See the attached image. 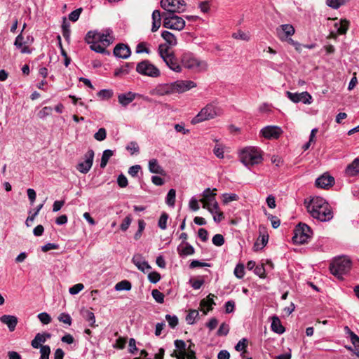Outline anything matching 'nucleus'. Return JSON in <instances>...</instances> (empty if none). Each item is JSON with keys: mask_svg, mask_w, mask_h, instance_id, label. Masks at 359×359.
<instances>
[{"mask_svg": "<svg viewBox=\"0 0 359 359\" xmlns=\"http://www.w3.org/2000/svg\"><path fill=\"white\" fill-rule=\"evenodd\" d=\"M81 12H82L81 8L76 9V10L73 11L72 12H71L69 15V20H71L72 22L77 21L78 19L79 18V16H80Z\"/></svg>", "mask_w": 359, "mask_h": 359, "instance_id": "61", "label": "nucleus"}, {"mask_svg": "<svg viewBox=\"0 0 359 359\" xmlns=\"http://www.w3.org/2000/svg\"><path fill=\"white\" fill-rule=\"evenodd\" d=\"M172 83L174 93H183L196 87V83L191 80H177Z\"/></svg>", "mask_w": 359, "mask_h": 359, "instance_id": "12", "label": "nucleus"}, {"mask_svg": "<svg viewBox=\"0 0 359 359\" xmlns=\"http://www.w3.org/2000/svg\"><path fill=\"white\" fill-rule=\"evenodd\" d=\"M149 46L150 45L147 42L139 43L136 46V50H135L136 53L140 54V53H144L147 54H150L151 50L149 48Z\"/></svg>", "mask_w": 359, "mask_h": 359, "instance_id": "40", "label": "nucleus"}, {"mask_svg": "<svg viewBox=\"0 0 359 359\" xmlns=\"http://www.w3.org/2000/svg\"><path fill=\"white\" fill-rule=\"evenodd\" d=\"M229 332V326L225 323H223L220 325L218 330H217V335L219 336H226L228 334Z\"/></svg>", "mask_w": 359, "mask_h": 359, "instance_id": "56", "label": "nucleus"}, {"mask_svg": "<svg viewBox=\"0 0 359 359\" xmlns=\"http://www.w3.org/2000/svg\"><path fill=\"white\" fill-rule=\"evenodd\" d=\"M163 25L167 29L180 31L185 27L184 20L180 16L174 15V13L170 15L163 13Z\"/></svg>", "mask_w": 359, "mask_h": 359, "instance_id": "8", "label": "nucleus"}, {"mask_svg": "<svg viewBox=\"0 0 359 359\" xmlns=\"http://www.w3.org/2000/svg\"><path fill=\"white\" fill-rule=\"evenodd\" d=\"M199 313L197 310H190L186 317V320L188 324L192 325L194 323L195 320L198 317Z\"/></svg>", "mask_w": 359, "mask_h": 359, "instance_id": "44", "label": "nucleus"}, {"mask_svg": "<svg viewBox=\"0 0 359 359\" xmlns=\"http://www.w3.org/2000/svg\"><path fill=\"white\" fill-rule=\"evenodd\" d=\"M153 93L158 96L174 94L172 83H168L159 84L154 89Z\"/></svg>", "mask_w": 359, "mask_h": 359, "instance_id": "17", "label": "nucleus"}, {"mask_svg": "<svg viewBox=\"0 0 359 359\" xmlns=\"http://www.w3.org/2000/svg\"><path fill=\"white\" fill-rule=\"evenodd\" d=\"M235 276L239 279H241L245 276V268L243 264H238L233 271Z\"/></svg>", "mask_w": 359, "mask_h": 359, "instance_id": "45", "label": "nucleus"}, {"mask_svg": "<svg viewBox=\"0 0 359 359\" xmlns=\"http://www.w3.org/2000/svg\"><path fill=\"white\" fill-rule=\"evenodd\" d=\"M114 54L116 57L126 59L130 57L131 51L130 48L123 43L117 44L114 49Z\"/></svg>", "mask_w": 359, "mask_h": 359, "instance_id": "18", "label": "nucleus"}, {"mask_svg": "<svg viewBox=\"0 0 359 359\" xmlns=\"http://www.w3.org/2000/svg\"><path fill=\"white\" fill-rule=\"evenodd\" d=\"M107 137V131L105 128H101L97 133L94 134V138L97 141H103Z\"/></svg>", "mask_w": 359, "mask_h": 359, "instance_id": "53", "label": "nucleus"}, {"mask_svg": "<svg viewBox=\"0 0 359 359\" xmlns=\"http://www.w3.org/2000/svg\"><path fill=\"white\" fill-rule=\"evenodd\" d=\"M113 95V92L111 90L103 89L97 93V96L102 100H109Z\"/></svg>", "mask_w": 359, "mask_h": 359, "instance_id": "48", "label": "nucleus"}, {"mask_svg": "<svg viewBox=\"0 0 359 359\" xmlns=\"http://www.w3.org/2000/svg\"><path fill=\"white\" fill-rule=\"evenodd\" d=\"M114 155V151L111 149H106L103 151L101 162H100V168H104L109 160V158Z\"/></svg>", "mask_w": 359, "mask_h": 359, "instance_id": "38", "label": "nucleus"}, {"mask_svg": "<svg viewBox=\"0 0 359 359\" xmlns=\"http://www.w3.org/2000/svg\"><path fill=\"white\" fill-rule=\"evenodd\" d=\"M89 44L90 45V49L96 53H103L105 52V48H104L105 46L100 45V42L90 43Z\"/></svg>", "mask_w": 359, "mask_h": 359, "instance_id": "52", "label": "nucleus"}, {"mask_svg": "<svg viewBox=\"0 0 359 359\" xmlns=\"http://www.w3.org/2000/svg\"><path fill=\"white\" fill-rule=\"evenodd\" d=\"M151 295L156 302L162 304L164 302V294L159 290L155 289L151 292Z\"/></svg>", "mask_w": 359, "mask_h": 359, "instance_id": "49", "label": "nucleus"}, {"mask_svg": "<svg viewBox=\"0 0 359 359\" xmlns=\"http://www.w3.org/2000/svg\"><path fill=\"white\" fill-rule=\"evenodd\" d=\"M152 18V27H151V32H156L161 25V19L163 18V13L161 14V12L158 10H154L151 15Z\"/></svg>", "mask_w": 359, "mask_h": 359, "instance_id": "26", "label": "nucleus"}, {"mask_svg": "<svg viewBox=\"0 0 359 359\" xmlns=\"http://www.w3.org/2000/svg\"><path fill=\"white\" fill-rule=\"evenodd\" d=\"M87 43L100 42V32L97 31H89L85 37Z\"/></svg>", "mask_w": 359, "mask_h": 359, "instance_id": "35", "label": "nucleus"}, {"mask_svg": "<svg viewBox=\"0 0 359 359\" xmlns=\"http://www.w3.org/2000/svg\"><path fill=\"white\" fill-rule=\"evenodd\" d=\"M177 250L180 257H187L195 253L194 247L189 243H181L178 245Z\"/></svg>", "mask_w": 359, "mask_h": 359, "instance_id": "24", "label": "nucleus"}, {"mask_svg": "<svg viewBox=\"0 0 359 359\" xmlns=\"http://www.w3.org/2000/svg\"><path fill=\"white\" fill-rule=\"evenodd\" d=\"M175 196H176V191L174 189H171L169 190L166 198L165 202L168 205L173 207L175 203Z\"/></svg>", "mask_w": 359, "mask_h": 359, "instance_id": "43", "label": "nucleus"}, {"mask_svg": "<svg viewBox=\"0 0 359 359\" xmlns=\"http://www.w3.org/2000/svg\"><path fill=\"white\" fill-rule=\"evenodd\" d=\"M161 6L170 13H180L185 11L186 4L184 0H161Z\"/></svg>", "mask_w": 359, "mask_h": 359, "instance_id": "9", "label": "nucleus"}, {"mask_svg": "<svg viewBox=\"0 0 359 359\" xmlns=\"http://www.w3.org/2000/svg\"><path fill=\"white\" fill-rule=\"evenodd\" d=\"M277 36L282 41L284 39L294 35L295 33L294 27L290 24H283L276 29Z\"/></svg>", "mask_w": 359, "mask_h": 359, "instance_id": "15", "label": "nucleus"}, {"mask_svg": "<svg viewBox=\"0 0 359 359\" xmlns=\"http://www.w3.org/2000/svg\"><path fill=\"white\" fill-rule=\"evenodd\" d=\"M212 243L216 246H222L224 243V238L222 234H215L212 239Z\"/></svg>", "mask_w": 359, "mask_h": 359, "instance_id": "59", "label": "nucleus"}, {"mask_svg": "<svg viewBox=\"0 0 359 359\" xmlns=\"http://www.w3.org/2000/svg\"><path fill=\"white\" fill-rule=\"evenodd\" d=\"M161 36L170 46H175L177 43L175 36L168 31L162 32Z\"/></svg>", "mask_w": 359, "mask_h": 359, "instance_id": "37", "label": "nucleus"}, {"mask_svg": "<svg viewBox=\"0 0 359 359\" xmlns=\"http://www.w3.org/2000/svg\"><path fill=\"white\" fill-rule=\"evenodd\" d=\"M216 189H213L212 191L210 189L208 188L204 190L203 192V198L200 200V201L203 203V208L207 209L211 214H213V210L210 207L212 203L215 200V191Z\"/></svg>", "mask_w": 359, "mask_h": 359, "instance_id": "13", "label": "nucleus"}, {"mask_svg": "<svg viewBox=\"0 0 359 359\" xmlns=\"http://www.w3.org/2000/svg\"><path fill=\"white\" fill-rule=\"evenodd\" d=\"M350 22L346 19H341L335 22L334 27L339 34H345L348 29Z\"/></svg>", "mask_w": 359, "mask_h": 359, "instance_id": "29", "label": "nucleus"}, {"mask_svg": "<svg viewBox=\"0 0 359 359\" xmlns=\"http://www.w3.org/2000/svg\"><path fill=\"white\" fill-rule=\"evenodd\" d=\"M165 319L168 321L169 326L172 328H175L178 324V318L176 316L167 314L165 316Z\"/></svg>", "mask_w": 359, "mask_h": 359, "instance_id": "55", "label": "nucleus"}, {"mask_svg": "<svg viewBox=\"0 0 359 359\" xmlns=\"http://www.w3.org/2000/svg\"><path fill=\"white\" fill-rule=\"evenodd\" d=\"M224 113L222 108L216 101L211 102L203 107L198 114L193 118L191 123L196 124L205 121L221 116Z\"/></svg>", "mask_w": 359, "mask_h": 359, "instance_id": "3", "label": "nucleus"}, {"mask_svg": "<svg viewBox=\"0 0 359 359\" xmlns=\"http://www.w3.org/2000/svg\"><path fill=\"white\" fill-rule=\"evenodd\" d=\"M149 170L151 173L159 174L161 175H164L165 174V170L158 164V162L156 158H152L149 161Z\"/></svg>", "mask_w": 359, "mask_h": 359, "instance_id": "28", "label": "nucleus"}, {"mask_svg": "<svg viewBox=\"0 0 359 359\" xmlns=\"http://www.w3.org/2000/svg\"><path fill=\"white\" fill-rule=\"evenodd\" d=\"M163 62L170 70L176 73H181L182 72V63L179 62L175 54L164 60Z\"/></svg>", "mask_w": 359, "mask_h": 359, "instance_id": "16", "label": "nucleus"}, {"mask_svg": "<svg viewBox=\"0 0 359 359\" xmlns=\"http://www.w3.org/2000/svg\"><path fill=\"white\" fill-rule=\"evenodd\" d=\"M0 321L2 323L6 324L8 326L9 330L13 332L15 330L17 325L18 318L14 316L4 315L0 317Z\"/></svg>", "mask_w": 359, "mask_h": 359, "instance_id": "25", "label": "nucleus"}, {"mask_svg": "<svg viewBox=\"0 0 359 359\" xmlns=\"http://www.w3.org/2000/svg\"><path fill=\"white\" fill-rule=\"evenodd\" d=\"M346 333L349 335L351 343L355 348H359V337L352 332L348 327H345Z\"/></svg>", "mask_w": 359, "mask_h": 359, "instance_id": "41", "label": "nucleus"}, {"mask_svg": "<svg viewBox=\"0 0 359 359\" xmlns=\"http://www.w3.org/2000/svg\"><path fill=\"white\" fill-rule=\"evenodd\" d=\"M174 344L177 351H178L179 358H184L187 350L186 343L183 340L177 339L175 341Z\"/></svg>", "mask_w": 359, "mask_h": 359, "instance_id": "33", "label": "nucleus"}, {"mask_svg": "<svg viewBox=\"0 0 359 359\" xmlns=\"http://www.w3.org/2000/svg\"><path fill=\"white\" fill-rule=\"evenodd\" d=\"M58 320H59V321L62 322L69 325H70L72 324V318H71L70 315H69L68 313H62L59 316Z\"/></svg>", "mask_w": 359, "mask_h": 359, "instance_id": "63", "label": "nucleus"}, {"mask_svg": "<svg viewBox=\"0 0 359 359\" xmlns=\"http://www.w3.org/2000/svg\"><path fill=\"white\" fill-rule=\"evenodd\" d=\"M50 337L48 333H38L31 342V345L34 348L41 347V344L44 343L47 339Z\"/></svg>", "mask_w": 359, "mask_h": 359, "instance_id": "27", "label": "nucleus"}, {"mask_svg": "<svg viewBox=\"0 0 359 359\" xmlns=\"http://www.w3.org/2000/svg\"><path fill=\"white\" fill-rule=\"evenodd\" d=\"M239 158L245 166L250 168L262 162V152L258 147H246L240 151Z\"/></svg>", "mask_w": 359, "mask_h": 359, "instance_id": "4", "label": "nucleus"}, {"mask_svg": "<svg viewBox=\"0 0 359 359\" xmlns=\"http://www.w3.org/2000/svg\"><path fill=\"white\" fill-rule=\"evenodd\" d=\"M136 71L141 75L152 78H156L161 75L159 69L147 60L138 62L136 66Z\"/></svg>", "mask_w": 359, "mask_h": 359, "instance_id": "7", "label": "nucleus"}, {"mask_svg": "<svg viewBox=\"0 0 359 359\" xmlns=\"http://www.w3.org/2000/svg\"><path fill=\"white\" fill-rule=\"evenodd\" d=\"M254 273L262 278H265V269L264 265L261 264L256 266L254 269Z\"/></svg>", "mask_w": 359, "mask_h": 359, "instance_id": "64", "label": "nucleus"}, {"mask_svg": "<svg viewBox=\"0 0 359 359\" xmlns=\"http://www.w3.org/2000/svg\"><path fill=\"white\" fill-rule=\"evenodd\" d=\"M272 322L271 325V330L278 334H283L285 332V328L282 325L281 322L278 317L277 316H273L272 317Z\"/></svg>", "mask_w": 359, "mask_h": 359, "instance_id": "32", "label": "nucleus"}, {"mask_svg": "<svg viewBox=\"0 0 359 359\" xmlns=\"http://www.w3.org/2000/svg\"><path fill=\"white\" fill-rule=\"evenodd\" d=\"M158 53L163 61L174 54L173 52L170 50L169 47L166 44H160L158 46Z\"/></svg>", "mask_w": 359, "mask_h": 359, "instance_id": "34", "label": "nucleus"}, {"mask_svg": "<svg viewBox=\"0 0 359 359\" xmlns=\"http://www.w3.org/2000/svg\"><path fill=\"white\" fill-rule=\"evenodd\" d=\"M346 3V0H326V4L334 9L339 8Z\"/></svg>", "mask_w": 359, "mask_h": 359, "instance_id": "46", "label": "nucleus"}, {"mask_svg": "<svg viewBox=\"0 0 359 359\" xmlns=\"http://www.w3.org/2000/svg\"><path fill=\"white\" fill-rule=\"evenodd\" d=\"M287 97L293 102L298 103L299 102L304 104H311L312 102L311 95L306 91L300 93L286 92Z\"/></svg>", "mask_w": 359, "mask_h": 359, "instance_id": "14", "label": "nucleus"}, {"mask_svg": "<svg viewBox=\"0 0 359 359\" xmlns=\"http://www.w3.org/2000/svg\"><path fill=\"white\" fill-rule=\"evenodd\" d=\"M81 314L82 317L87 322L89 323V326H90L91 327H95L96 326H97L95 324V316L94 313H93L92 311H90L88 309H83L81 311Z\"/></svg>", "mask_w": 359, "mask_h": 359, "instance_id": "30", "label": "nucleus"}, {"mask_svg": "<svg viewBox=\"0 0 359 359\" xmlns=\"http://www.w3.org/2000/svg\"><path fill=\"white\" fill-rule=\"evenodd\" d=\"M306 208L310 215L320 222H328L333 217L330 205L321 197H313Z\"/></svg>", "mask_w": 359, "mask_h": 359, "instance_id": "1", "label": "nucleus"}, {"mask_svg": "<svg viewBox=\"0 0 359 359\" xmlns=\"http://www.w3.org/2000/svg\"><path fill=\"white\" fill-rule=\"evenodd\" d=\"M232 36L236 39H241L246 41L250 40L249 35L242 31H238L236 33H233Z\"/></svg>", "mask_w": 359, "mask_h": 359, "instance_id": "62", "label": "nucleus"}, {"mask_svg": "<svg viewBox=\"0 0 359 359\" xmlns=\"http://www.w3.org/2000/svg\"><path fill=\"white\" fill-rule=\"evenodd\" d=\"M193 346H194V345L191 343L187 347L184 359H196V353L192 348Z\"/></svg>", "mask_w": 359, "mask_h": 359, "instance_id": "58", "label": "nucleus"}, {"mask_svg": "<svg viewBox=\"0 0 359 359\" xmlns=\"http://www.w3.org/2000/svg\"><path fill=\"white\" fill-rule=\"evenodd\" d=\"M137 95H139L131 91L121 93L118 95V101L123 107H126L131 103Z\"/></svg>", "mask_w": 359, "mask_h": 359, "instance_id": "22", "label": "nucleus"}, {"mask_svg": "<svg viewBox=\"0 0 359 359\" xmlns=\"http://www.w3.org/2000/svg\"><path fill=\"white\" fill-rule=\"evenodd\" d=\"M334 182V178L330 175H323L316 180V185L318 187L323 189H327L331 187Z\"/></svg>", "mask_w": 359, "mask_h": 359, "instance_id": "21", "label": "nucleus"}, {"mask_svg": "<svg viewBox=\"0 0 359 359\" xmlns=\"http://www.w3.org/2000/svg\"><path fill=\"white\" fill-rule=\"evenodd\" d=\"M222 197L223 203L225 204L238 199V196L236 194H224Z\"/></svg>", "mask_w": 359, "mask_h": 359, "instance_id": "54", "label": "nucleus"}, {"mask_svg": "<svg viewBox=\"0 0 359 359\" xmlns=\"http://www.w3.org/2000/svg\"><path fill=\"white\" fill-rule=\"evenodd\" d=\"M133 63H126L119 69L115 70L114 75L116 76H121L129 74L130 70L133 68Z\"/></svg>", "mask_w": 359, "mask_h": 359, "instance_id": "36", "label": "nucleus"}, {"mask_svg": "<svg viewBox=\"0 0 359 359\" xmlns=\"http://www.w3.org/2000/svg\"><path fill=\"white\" fill-rule=\"evenodd\" d=\"M182 68L194 73H202L208 70V65L205 60L198 57L191 52H184L180 56Z\"/></svg>", "mask_w": 359, "mask_h": 359, "instance_id": "2", "label": "nucleus"}, {"mask_svg": "<svg viewBox=\"0 0 359 359\" xmlns=\"http://www.w3.org/2000/svg\"><path fill=\"white\" fill-rule=\"evenodd\" d=\"M131 287H132V285H131L130 282H129L127 280H121V281L117 283L116 284L114 288L116 291H123V290L129 291L131 290Z\"/></svg>", "mask_w": 359, "mask_h": 359, "instance_id": "39", "label": "nucleus"}, {"mask_svg": "<svg viewBox=\"0 0 359 359\" xmlns=\"http://www.w3.org/2000/svg\"><path fill=\"white\" fill-rule=\"evenodd\" d=\"M83 288L84 285L82 283H77L69 289V292L74 295L79 293Z\"/></svg>", "mask_w": 359, "mask_h": 359, "instance_id": "60", "label": "nucleus"}, {"mask_svg": "<svg viewBox=\"0 0 359 359\" xmlns=\"http://www.w3.org/2000/svg\"><path fill=\"white\" fill-rule=\"evenodd\" d=\"M95 153L93 149H89L84 155V161L78 163L76 169L81 173L86 174L92 168Z\"/></svg>", "mask_w": 359, "mask_h": 359, "instance_id": "10", "label": "nucleus"}, {"mask_svg": "<svg viewBox=\"0 0 359 359\" xmlns=\"http://www.w3.org/2000/svg\"><path fill=\"white\" fill-rule=\"evenodd\" d=\"M351 262L346 257H339L335 259L330 265V271L332 275L339 279L347 273L351 269Z\"/></svg>", "mask_w": 359, "mask_h": 359, "instance_id": "5", "label": "nucleus"}, {"mask_svg": "<svg viewBox=\"0 0 359 359\" xmlns=\"http://www.w3.org/2000/svg\"><path fill=\"white\" fill-rule=\"evenodd\" d=\"M213 297L214 295L210 294L206 298H204L201 301L200 306L204 314H207L208 311H211L212 309V306L215 304Z\"/></svg>", "mask_w": 359, "mask_h": 359, "instance_id": "23", "label": "nucleus"}, {"mask_svg": "<svg viewBox=\"0 0 359 359\" xmlns=\"http://www.w3.org/2000/svg\"><path fill=\"white\" fill-rule=\"evenodd\" d=\"M283 133L282 128L277 126H267L260 130V135L268 140L278 139Z\"/></svg>", "mask_w": 359, "mask_h": 359, "instance_id": "11", "label": "nucleus"}, {"mask_svg": "<svg viewBox=\"0 0 359 359\" xmlns=\"http://www.w3.org/2000/svg\"><path fill=\"white\" fill-rule=\"evenodd\" d=\"M40 348V353H41V357L40 359H49V355L50 353V348L48 345H43L41 346Z\"/></svg>", "mask_w": 359, "mask_h": 359, "instance_id": "47", "label": "nucleus"}, {"mask_svg": "<svg viewBox=\"0 0 359 359\" xmlns=\"http://www.w3.org/2000/svg\"><path fill=\"white\" fill-rule=\"evenodd\" d=\"M359 173V158H355L346 168V174L348 176H355Z\"/></svg>", "mask_w": 359, "mask_h": 359, "instance_id": "31", "label": "nucleus"}, {"mask_svg": "<svg viewBox=\"0 0 359 359\" xmlns=\"http://www.w3.org/2000/svg\"><path fill=\"white\" fill-rule=\"evenodd\" d=\"M313 232L311 229L306 224H299L294 230L292 236L293 243L295 244H304L311 238Z\"/></svg>", "mask_w": 359, "mask_h": 359, "instance_id": "6", "label": "nucleus"}, {"mask_svg": "<svg viewBox=\"0 0 359 359\" xmlns=\"http://www.w3.org/2000/svg\"><path fill=\"white\" fill-rule=\"evenodd\" d=\"M38 318L44 325H48L51 322L50 315L46 312H42L38 314Z\"/></svg>", "mask_w": 359, "mask_h": 359, "instance_id": "57", "label": "nucleus"}, {"mask_svg": "<svg viewBox=\"0 0 359 359\" xmlns=\"http://www.w3.org/2000/svg\"><path fill=\"white\" fill-rule=\"evenodd\" d=\"M132 262L139 270L143 272H145L146 271L151 269L150 265L140 254L135 255L132 259Z\"/></svg>", "mask_w": 359, "mask_h": 359, "instance_id": "20", "label": "nucleus"}, {"mask_svg": "<svg viewBox=\"0 0 359 359\" xmlns=\"http://www.w3.org/2000/svg\"><path fill=\"white\" fill-rule=\"evenodd\" d=\"M14 46L20 50L21 53L29 54L32 53L31 49L29 48V46L27 45V41H26V40H25L22 32H20V34L16 36L15 42H14Z\"/></svg>", "mask_w": 359, "mask_h": 359, "instance_id": "19", "label": "nucleus"}, {"mask_svg": "<svg viewBox=\"0 0 359 359\" xmlns=\"http://www.w3.org/2000/svg\"><path fill=\"white\" fill-rule=\"evenodd\" d=\"M111 31L109 29L106 30V33L100 32V41L103 46H108L111 43V38L110 37V32Z\"/></svg>", "mask_w": 359, "mask_h": 359, "instance_id": "42", "label": "nucleus"}, {"mask_svg": "<svg viewBox=\"0 0 359 359\" xmlns=\"http://www.w3.org/2000/svg\"><path fill=\"white\" fill-rule=\"evenodd\" d=\"M168 215L167 213L165 212H163L159 219H158V225L159 226L160 229H163V230H165L166 228H167V221H168Z\"/></svg>", "mask_w": 359, "mask_h": 359, "instance_id": "50", "label": "nucleus"}, {"mask_svg": "<svg viewBox=\"0 0 359 359\" xmlns=\"http://www.w3.org/2000/svg\"><path fill=\"white\" fill-rule=\"evenodd\" d=\"M214 154L219 158H224V147L222 144H217L213 149Z\"/></svg>", "mask_w": 359, "mask_h": 359, "instance_id": "51", "label": "nucleus"}]
</instances>
